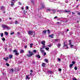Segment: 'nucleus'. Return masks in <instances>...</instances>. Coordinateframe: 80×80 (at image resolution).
Segmentation results:
<instances>
[{
    "mask_svg": "<svg viewBox=\"0 0 80 80\" xmlns=\"http://www.w3.org/2000/svg\"><path fill=\"white\" fill-rule=\"evenodd\" d=\"M72 63L73 64H75V61H72Z\"/></svg>",
    "mask_w": 80,
    "mask_h": 80,
    "instance_id": "37998d69",
    "label": "nucleus"
},
{
    "mask_svg": "<svg viewBox=\"0 0 80 80\" xmlns=\"http://www.w3.org/2000/svg\"><path fill=\"white\" fill-rule=\"evenodd\" d=\"M45 41H43L41 42V43L42 45H45Z\"/></svg>",
    "mask_w": 80,
    "mask_h": 80,
    "instance_id": "6e6552de",
    "label": "nucleus"
},
{
    "mask_svg": "<svg viewBox=\"0 0 80 80\" xmlns=\"http://www.w3.org/2000/svg\"><path fill=\"white\" fill-rule=\"evenodd\" d=\"M58 18V17H57V16H55V17H54V18L55 19V18Z\"/></svg>",
    "mask_w": 80,
    "mask_h": 80,
    "instance_id": "864d4df0",
    "label": "nucleus"
},
{
    "mask_svg": "<svg viewBox=\"0 0 80 80\" xmlns=\"http://www.w3.org/2000/svg\"><path fill=\"white\" fill-rule=\"evenodd\" d=\"M1 37H3V33H1L0 34Z\"/></svg>",
    "mask_w": 80,
    "mask_h": 80,
    "instance_id": "412c9836",
    "label": "nucleus"
},
{
    "mask_svg": "<svg viewBox=\"0 0 80 80\" xmlns=\"http://www.w3.org/2000/svg\"><path fill=\"white\" fill-rule=\"evenodd\" d=\"M52 12H53V14H54V13H55L56 12H59V11H56V9H54V10H52Z\"/></svg>",
    "mask_w": 80,
    "mask_h": 80,
    "instance_id": "39448f33",
    "label": "nucleus"
},
{
    "mask_svg": "<svg viewBox=\"0 0 80 80\" xmlns=\"http://www.w3.org/2000/svg\"><path fill=\"white\" fill-rule=\"evenodd\" d=\"M29 8H28V6H26V10H28V9Z\"/></svg>",
    "mask_w": 80,
    "mask_h": 80,
    "instance_id": "09e8293b",
    "label": "nucleus"
},
{
    "mask_svg": "<svg viewBox=\"0 0 80 80\" xmlns=\"http://www.w3.org/2000/svg\"><path fill=\"white\" fill-rule=\"evenodd\" d=\"M6 65L8 67H9V66H10V64L8 63H6Z\"/></svg>",
    "mask_w": 80,
    "mask_h": 80,
    "instance_id": "473e14b6",
    "label": "nucleus"
},
{
    "mask_svg": "<svg viewBox=\"0 0 80 80\" xmlns=\"http://www.w3.org/2000/svg\"><path fill=\"white\" fill-rule=\"evenodd\" d=\"M78 15H80V12H78Z\"/></svg>",
    "mask_w": 80,
    "mask_h": 80,
    "instance_id": "e2e57ef3",
    "label": "nucleus"
},
{
    "mask_svg": "<svg viewBox=\"0 0 80 80\" xmlns=\"http://www.w3.org/2000/svg\"><path fill=\"white\" fill-rule=\"evenodd\" d=\"M18 22H17V21H16L15 22V24H18Z\"/></svg>",
    "mask_w": 80,
    "mask_h": 80,
    "instance_id": "c9c22d12",
    "label": "nucleus"
},
{
    "mask_svg": "<svg viewBox=\"0 0 80 80\" xmlns=\"http://www.w3.org/2000/svg\"><path fill=\"white\" fill-rule=\"evenodd\" d=\"M47 55V53H46L45 52H44V54H43V56H45V55Z\"/></svg>",
    "mask_w": 80,
    "mask_h": 80,
    "instance_id": "7c9ffc66",
    "label": "nucleus"
},
{
    "mask_svg": "<svg viewBox=\"0 0 80 80\" xmlns=\"http://www.w3.org/2000/svg\"><path fill=\"white\" fill-rule=\"evenodd\" d=\"M30 72H31L32 73L33 71H32V69H31V70H30Z\"/></svg>",
    "mask_w": 80,
    "mask_h": 80,
    "instance_id": "4d7b16f0",
    "label": "nucleus"
},
{
    "mask_svg": "<svg viewBox=\"0 0 80 80\" xmlns=\"http://www.w3.org/2000/svg\"><path fill=\"white\" fill-rule=\"evenodd\" d=\"M72 15H73V14H75V13H74L73 12H72Z\"/></svg>",
    "mask_w": 80,
    "mask_h": 80,
    "instance_id": "69168bd1",
    "label": "nucleus"
},
{
    "mask_svg": "<svg viewBox=\"0 0 80 80\" xmlns=\"http://www.w3.org/2000/svg\"><path fill=\"white\" fill-rule=\"evenodd\" d=\"M13 23H14V22H11L10 24H13Z\"/></svg>",
    "mask_w": 80,
    "mask_h": 80,
    "instance_id": "a18cd8bd",
    "label": "nucleus"
},
{
    "mask_svg": "<svg viewBox=\"0 0 80 80\" xmlns=\"http://www.w3.org/2000/svg\"><path fill=\"white\" fill-rule=\"evenodd\" d=\"M6 28H7V30H9V27L7 26H6Z\"/></svg>",
    "mask_w": 80,
    "mask_h": 80,
    "instance_id": "72a5a7b5",
    "label": "nucleus"
},
{
    "mask_svg": "<svg viewBox=\"0 0 80 80\" xmlns=\"http://www.w3.org/2000/svg\"><path fill=\"white\" fill-rule=\"evenodd\" d=\"M15 55H19V53L18 52H17L15 53Z\"/></svg>",
    "mask_w": 80,
    "mask_h": 80,
    "instance_id": "6ab92c4d",
    "label": "nucleus"
},
{
    "mask_svg": "<svg viewBox=\"0 0 80 80\" xmlns=\"http://www.w3.org/2000/svg\"><path fill=\"white\" fill-rule=\"evenodd\" d=\"M28 52L29 54L27 55V56L28 57H32V55H33V52L30 51V50L28 51Z\"/></svg>",
    "mask_w": 80,
    "mask_h": 80,
    "instance_id": "f257e3e1",
    "label": "nucleus"
},
{
    "mask_svg": "<svg viewBox=\"0 0 80 80\" xmlns=\"http://www.w3.org/2000/svg\"><path fill=\"white\" fill-rule=\"evenodd\" d=\"M46 10L47 12H50V9H47Z\"/></svg>",
    "mask_w": 80,
    "mask_h": 80,
    "instance_id": "bb28decb",
    "label": "nucleus"
},
{
    "mask_svg": "<svg viewBox=\"0 0 80 80\" xmlns=\"http://www.w3.org/2000/svg\"><path fill=\"white\" fill-rule=\"evenodd\" d=\"M47 31L46 30H44L43 31V33H47Z\"/></svg>",
    "mask_w": 80,
    "mask_h": 80,
    "instance_id": "393cba45",
    "label": "nucleus"
},
{
    "mask_svg": "<svg viewBox=\"0 0 80 80\" xmlns=\"http://www.w3.org/2000/svg\"><path fill=\"white\" fill-rule=\"evenodd\" d=\"M72 40L69 41V45H72V42H70Z\"/></svg>",
    "mask_w": 80,
    "mask_h": 80,
    "instance_id": "a878e982",
    "label": "nucleus"
},
{
    "mask_svg": "<svg viewBox=\"0 0 80 80\" xmlns=\"http://www.w3.org/2000/svg\"><path fill=\"white\" fill-rule=\"evenodd\" d=\"M45 49L46 50H49V48H45Z\"/></svg>",
    "mask_w": 80,
    "mask_h": 80,
    "instance_id": "e433bc0d",
    "label": "nucleus"
},
{
    "mask_svg": "<svg viewBox=\"0 0 80 80\" xmlns=\"http://www.w3.org/2000/svg\"><path fill=\"white\" fill-rule=\"evenodd\" d=\"M53 36V34H52L51 35H49V37H50L51 38H53V37L52 36Z\"/></svg>",
    "mask_w": 80,
    "mask_h": 80,
    "instance_id": "4468645a",
    "label": "nucleus"
},
{
    "mask_svg": "<svg viewBox=\"0 0 80 80\" xmlns=\"http://www.w3.org/2000/svg\"><path fill=\"white\" fill-rule=\"evenodd\" d=\"M51 46H51V45H49L48 46V47H51Z\"/></svg>",
    "mask_w": 80,
    "mask_h": 80,
    "instance_id": "052dcab7",
    "label": "nucleus"
},
{
    "mask_svg": "<svg viewBox=\"0 0 80 80\" xmlns=\"http://www.w3.org/2000/svg\"><path fill=\"white\" fill-rule=\"evenodd\" d=\"M74 46L72 44H71V48H73V47Z\"/></svg>",
    "mask_w": 80,
    "mask_h": 80,
    "instance_id": "4c0bfd02",
    "label": "nucleus"
},
{
    "mask_svg": "<svg viewBox=\"0 0 80 80\" xmlns=\"http://www.w3.org/2000/svg\"><path fill=\"white\" fill-rule=\"evenodd\" d=\"M48 72H49V73H52L51 71H48Z\"/></svg>",
    "mask_w": 80,
    "mask_h": 80,
    "instance_id": "8fccbe9b",
    "label": "nucleus"
},
{
    "mask_svg": "<svg viewBox=\"0 0 80 80\" xmlns=\"http://www.w3.org/2000/svg\"><path fill=\"white\" fill-rule=\"evenodd\" d=\"M2 21V19L0 18V22H1Z\"/></svg>",
    "mask_w": 80,
    "mask_h": 80,
    "instance_id": "338daca9",
    "label": "nucleus"
},
{
    "mask_svg": "<svg viewBox=\"0 0 80 80\" xmlns=\"http://www.w3.org/2000/svg\"><path fill=\"white\" fill-rule=\"evenodd\" d=\"M44 60L45 62H46L47 63H48V60H47V59H45Z\"/></svg>",
    "mask_w": 80,
    "mask_h": 80,
    "instance_id": "5701e85b",
    "label": "nucleus"
},
{
    "mask_svg": "<svg viewBox=\"0 0 80 80\" xmlns=\"http://www.w3.org/2000/svg\"><path fill=\"white\" fill-rule=\"evenodd\" d=\"M2 41H5V39L4 38H3L2 39Z\"/></svg>",
    "mask_w": 80,
    "mask_h": 80,
    "instance_id": "58836bf2",
    "label": "nucleus"
},
{
    "mask_svg": "<svg viewBox=\"0 0 80 80\" xmlns=\"http://www.w3.org/2000/svg\"><path fill=\"white\" fill-rule=\"evenodd\" d=\"M9 57L10 59H11V58H13V55H9Z\"/></svg>",
    "mask_w": 80,
    "mask_h": 80,
    "instance_id": "1a4fd4ad",
    "label": "nucleus"
},
{
    "mask_svg": "<svg viewBox=\"0 0 80 80\" xmlns=\"http://www.w3.org/2000/svg\"><path fill=\"white\" fill-rule=\"evenodd\" d=\"M36 57L37 58H40V56L39 55H36Z\"/></svg>",
    "mask_w": 80,
    "mask_h": 80,
    "instance_id": "ddd939ff",
    "label": "nucleus"
},
{
    "mask_svg": "<svg viewBox=\"0 0 80 80\" xmlns=\"http://www.w3.org/2000/svg\"><path fill=\"white\" fill-rule=\"evenodd\" d=\"M9 51L10 52H11V51H12V48H9Z\"/></svg>",
    "mask_w": 80,
    "mask_h": 80,
    "instance_id": "de8ad7c7",
    "label": "nucleus"
},
{
    "mask_svg": "<svg viewBox=\"0 0 80 80\" xmlns=\"http://www.w3.org/2000/svg\"><path fill=\"white\" fill-rule=\"evenodd\" d=\"M69 29H67V32H68Z\"/></svg>",
    "mask_w": 80,
    "mask_h": 80,
    "instance_id": "0e129e2a",
    "label": "nucleus"
},
{
    "mask_svg": "<svg viewBox=\"0 0 80 80\" xmlns=\"http://www.w3.org/2000/svg\"><path fill=\"white\" fill-rule=\"evenodd\" d=\"M9 58H8V57H7L6 58V59L7 60H8V59H9Z\"/></svg>",
    "mask_w": 80,
    "mask_h": 80,
    "instance_id": "680f3d73",
    "label": "nucleus"
},
{
    "mask_svg": "<svg viewBox=\"0 0 80 80\" xmlns=\"http://www.w3.org/2000/svg\"><path fill=\"white\" fill-rule=\"evenodd\" d=\"M45 7V5L43 4V3H42V8H44Z\"/></svg>",
    "mask_w": 80,
    "mask_h": 80,
    "instance_id": "f3484780",
    "label": "nucleus"
},
{
    "mask_svg": "<svg viewBox=\"0 0 80 80\" xmlns=\"http://www.w3.org/2000/svg\"><path fill=\"white\" fill-rule=\"evenodd\" d=\"M11 5L12 7H13V4H11Z\"/></svg>",
    "mask_w": 80,
    "mask_h": 80,
    "instance_id": "13d9d810",
    "label": "nucleus"
},
{
    "mask_svg": "<svg viewBox=\"0 0 80 80\" xmlns=\"http://www.w3.org/2000/svg\"><path fill=\"white\" fill-rule=\"evenodd\" d=\"M4 60H5L6 62H7V58H3Z\"/></svg>",
    "mask_w": 80,
    "mask_h": 80,
    "instance_id": "ea45409f",
    "label": "nucleus"
},
{
    "mask_svg": "<svg viewBox=\"0 0 80 80\" xmlns=\"http://www.w3.org/2000/svg\"><path fill=\"white\" fill-rule=\"evenodd\" d=\"M18 3L20 5H22V4H21V3H20V2H18Z\"/></svg>",
    "mask_w": 80,
    "mask_h": 80,
    "instance_id": "bf43d9fd",
    "label": "nucleus"
},
{
    "mask_svg": "<svg viewBox=\"0 0 80 80\" xmlns=\"http://www.w3.org/2000/svg\"><path fill=\"white\" fill-rule=\"evenodd\" d=\"M20 53H24V50L23 49L21 50Z\"/></svg>",
    "mask_w": 80,
    "mask_h": 80,
    "instance_id": "9d476101",
    "label": "nucleus"
},
{
    "mask_svg": "<svg viewBox=\"0 0 80 80\" xmlns=\"http://www.w3.org/2000/svg\"><path fill=\"white\" fill-rule=\"evenodd\" d=\"M33 43H30V47L31 48H32V47H33Z\"/></svg>",
    "mask_w": 80,
    "mask_h": 80,
    "instance_id": "dca6fc26",
    "label": "nucleus"
},
{
    "mask_svg": "<svg viewBox=\"0 0 80 80\" xmlns=\"http://www.w3.org/2000/svg\"><path fill=\"white\" fill-rule=\"evenodd\" d=\"M5 34L6 35H8V33L6 31L5 32Z\"/></svg>",
    "mask_w": 80,
    "mask_h": 80,
    "instance_id": "b1692460",
    "label": "nucleus"
},
{
    "mask_svg": "<svg viewBox=\"0 0 80 80\" xmlns=\"http://www.w3.org/2000/svg\"><path fill=\"white\" fill-rule=\"evenodd\" d=\"M33 52H34V53H37V51L36 50H34L33 51Z\"/></svg>",
    "mask_w": 80,
    "mask_h": 80,
    "instance_id": "f704fd0d",
    "label": "nucleus"
},
{
    "mask_svg": "<svg viewBox=\"0 0 80 80\" xmlns=\"http://www.w3.org/2000/svg\"><path fill=\"white\" fill-rule=\"evenodd\" d=\"M11 3H12V4H13V5H14V2H11Z\"/></svg>",
    "mask_w": 80,
    "mask_h": 80,
    "instance_id": "3c124183",
    "label": "nucleus"
},
{
    "mask_svg": "<svg viewBox=\"0 0 80 80\" xmlns=\"http://www.w3.org/2000/svg\"><path fill=\"white\" fill-rule=\"evenodd\" d=\"M31 2L32 3H34V2L33 0L31 1Z\"/></svg>",
    "mask_w": 80,
    "mask_h": 80,
    "instance_id": "6e6d98bb",
    "label": "nucleus"
},
{
    "mask_svg": "<svg viewBox=\"0 0 80 80\" xmlns=\"http://www.w3.org/2000/svg\"><path fill=\"white\" fill-rule=\"evenodd\" d=\"M64 13H70V11H65L63 12Z\"/></svg>",
    "mask_w": 80,
    "mask_h": 80,
    "instance_id": "f8f14e48",
    "label": "nucleus"
},
{
    "mask_svg": "<svg viewBox=\"0 0 80 80\" xmlns=\"http://www.w3.org/2000/svg\"><path fill=\"white\" fill-rule=\"evenodd\" d=\"M59 72H61V71H62V69L59 68Z\"/></svg>",
    "mask_w": 80,
    "mask_h": 80,
    "instance_id": "49530a36",
    "label": "nucleus"
},
{
    "mask_svg": "<svg viewBox=\"0 0 80 80\" xmlns=\"http://www.w3.org/2000/svg\"><path fill=\"white\" fill-rule=\"evenodd\" d=\"M24 48H27V45H26L24 46Z\"/></svg>",
    "mask_w": 80,
    "mask_h": 80,
    "instance_id": "79ce46f5",
    "label": "nucleus"
},
{
    "mask_svg": "<svg viewBox=\"0 0 80 80\" xmlns=\"http://www.w3.org/2000/svg\"><path fill=\"white\" fill-rule=\"evenodd\" d=\"M27 79H28V80H29L30 78H28V76H26Z\"/></svg>",
    "mask_w": 80,
    "mask_h": 80,
    "instance_id": "c756f323",
    "label": "nucleus"
},
{
    "mask_svg": "<svg viewBox=\"0 0 80 80\" xmlns=\"http://www.w3.org/2000/svg\"><path fill=\"white\" fill-rule=\"evenodd\" d=\"M72 79L73 80H78L77 79V78H72Z\"/></svg>",
    "mask_w": 80,
    "mask_h": 80,
    "instance_id": "a19ab883",
    "label": "nucleus"
},
{
    "mask_svg": "<svg viewBox=\"0 0 80 80\" xmlns=\"http://www.w3.org/2000/svg\"><path fill=\"white\" fill-rule=\"evenodd\" d=\"M74 69L75 70H77L78 68H77V67L75 66V67L74 68Z\"/></svg>",
    "mask_w": 80,
    "mask_h": 80,
    "instance_id": "c85d7f7f",
    "label": "nucleus"
},
{
    "mask_svg": "<svg viewBox=\"0 0 80 80\" xmlns=\"http://www.w3.org/2000/svg\"><path fill=\"white\" fill-rule=\"evenodd\" d=\"M73 64H70L69 67L71 68L70 69H72V68H73Z\"/></svg>",
    "mask_w": 80,
    "mask_h": 80,
    "instance_id": "423d86ee",
    "label": "nucleus"
},
{
    "mask_svg": "<svg viewBox=\"0 0 80 80\" xmlns=\"http://www.w3.org/2000/svg\"><path fill=\"white\" fill-rule=\"evenodd\" d=\"M61 47V44L58 43V47Z\"/></svg>",
    "mask_w": 80,
    "mask_h": 80,
    "instance_id": "aec40b11",
    "label": "nucleus"
},
{
    "mask_svg": "<svg viewBox=\"0 0 80 80\" xmlns=\"http://www.w3.org/2000/svg\"><path fill=\"white\" fill-rule=\"evenodd\" d=\"M18 35H19L20 34V32H18Z\"/></svg>",
    "mask_w": 80,
    "mask_h": 80,
    "instance_id": "774afa93",
    "label": "nucleus"
},
{
    "mask_svg": "<svg viewBox=\"0 0 80 80\" xmlns=\"http://www.w3.org/2000/svg\"><path fill=\"white\" fill-rule=\"evenodd\" d=\"M45 65H46V64L44 63H42V66L43 67H45Z\"/></svg>",
    "mask_w": 80,
    "mask_h": 80,
    "instance_id": "9b49d317",
    "label": "nucleus"
},
{
    "mask_svg": "<svg viewBox=\"0 0 80 80\" xmlns=\"http://www.w3.org/2000/svg\"><path fill=\"white\" fill-rule=\"evenodd\" d=\"M55 41H56V42H60V40H59V39H55Z\"/></svg>",
    "mask_w": 80,
    "mask_h": 80,
    "instance_id": "4be33fe9",
    "label": "nucleus"
},
{
    "mask_svg": "<svg viewBox=\"0 0 80 80\" xmlns=\"http://www.w3.org/2000/svg\"><path fill=\"white\" fill-rule=\"evenodd\" d=\"M13 52L14 53H15V52H17V49H14L13 51Z\"/></svg>",
    "mask_w": 80,
    "mask_h": 80,
    "instance_id": "a211bd4d",
    "label": "nucleus"
},
{
    "mask_svg": "<svg viewBox=\"0 0 80 80\" xmlns=\"http://www.w3.org/2000/svg\"><path fill=\"white\" fill-rule=\"evenodd\" d=\"M46 47L45 46V45H43V46L42 47V48H40V51L42 52H44V51H43L42 49H43L44 48H45Z\"/></svg>",
    "mask_w": 80,
    "mask_h": 80,
    "instance_id": "7ed1b4c3",
    "label": "nucleus"
},
{
    "mask_svg": "<svg viewBox=\"0 0 80 80\" xmlns=\"http://www.w3.org/2000/svg\"><path fill=\"white\" fill-rule=\"evenodd\" d=\"M2 27H3V28L4 29H5V28H6V27H7V25H5V24H2Z\"/></svg>",
    "mask_w": 80,
    "mask_h": 80,
    "instance_id": "0eeeda50",
    "label": "nucleus"
},
{
    "mask_svg": "<svg viewBox=\"0 0 80 80\" xmlns=\"http://www.w3.org/2000/svg\"><path fill=\"white\" fill-rule=\"evenodd\" d=\"M58 60L59 61H61V59H60V58H59L58 59Z\"/></svg>",
    "mask_w": 80,
    "mask_h": 80,
    "instance_id": "c03bdc74",
    "label": "nucleus"
},
{
    "mask_svg": "<svg viewBox=\"0 0 80 80\" xmlns=\"http://www.w3.org/2000/svg\"><path fill=\"white\" fill-rule=\"evenodd\" d=\"M47 31L48 32V33H50V30L48 29V30H47Z\"/></svg>",
    "mask_w": 80,
    "mask_h": 80,
    "instance_id": "cd10ccee",
    "label": "nucleus"
},
{
    "mask_svg": "<svg viewBox=\"0 0 80 80\" xmlns=\"http://www.w3.org/2000/svg\"><path fill=\"white\" fill-rule=\"evenodd\" d=\"M15 33V32H11L10 34L12 35H13V34H14Z\"/></svg>",
    "mask_w": 80,
    "mask_h": 80,
    "instance_id": "2f4dec72",
    "label": "nucleus"
},
{
    "mask_svg": "<svg viewBox=\"0 0 80 80\" xmlns=\"http://www.w3.org/2000/svg\"><path fill=\"white\" fill-rule=\"evenodd\" d=\"M32 62H32L33 64H35V62L34 61H33Z\"/></svg>",
    "mask_w": 80,
    "mask_h": 80,
    "instance_id": "5fc2aeb1",
    "label": "nucleus"
},
{
    "mask_svg": "<svg viewBox=\"0 0 80 80\" xmlns=\"http://www.w3.org/2000/svg\"><path fill=\"white\" fill-rule=\"evenodd\" d=\"M0 8L1 10H4L5 9V8L3 6H2L0 7Z\"/></svg>",
    "mask_w": 80,
    "mask_h": 80,
    "instance_id": "20e7f679",
    "label": "nucleus"
},
{
    "mask_svg": "<svg viewBox=\"0 0 80 80\" xmlns=\"http://www.w3.org/2000/svg\"><path fill=\"white\" fill-rule=\"evenodd\" d=\"M28 32L29 35H32L33 33H34V34L33 35V37H35V32H33L32 31H28Z\"/></svg>",
    "mask_w": 80,
    "mask_h": 80,
    "instance_id": "f03ea898",
    "label": "nucleus"
},
{
    "mask_svg": "<svg viewBox=\"0 0 80 80\" xmlns=\"http://www.w3.org/2000/svg\"><path fill=\"white\" fill-rule=\"evenodd\" d=\"M67 44H66V42H64V45H63V47H67Z\"/></svg>",
    "mask_w": 80,
    "mask_h": 80,
    "instance_id": "2eb2a0df",
    "label": "nucleus"
},
{
    "mask_svg": "<svg viewBox=\"0 0 80 80\" xmlns=\"http://www.w3.org/2000/svg\"><path fill=\"white\" fill-rule=\"evenodd\" d=\"M11 71H12V72H13V68H12L11 69Z\"/></svg>",
    "mask_w": 80,
    "mask_h": 80,
    "instance_id": "603ef678",
    "label": "nucleus"
}]
</instances>
